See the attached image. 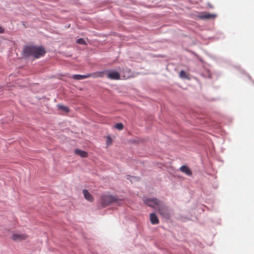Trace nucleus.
Returning a JSON list of instances; mask_svg holds the SVG:
<instances>
[{
	"label": "nucleus",
	"mask_w": 254,
	"mask_h": 254,
	"mask_svg": "<svg viewBox=\"0 0 254 254\" xmlns=\"http://www.w3.org/2000/svg\"><path fill=\"white\" fill-rule=\"evenodd\" d=\"M46 51L43 47L28 46L24 48L23 55L25 57H33L38 59L44 56Z\"/></svg>",
	"instance_id": "f257e3e1"
},
{
	"label": "nucleus",
	"mask_w": 254,
	"mask_h": 254,
	"mask_svg": "<svg viewBox=\"0 0 254 254\" xmlns=\"http://www.w3.org/2000/svg\"><path fill=\"white\" fill-rule=\"evenodd\" d=\"M145 204L154 209H158L160 206L161 201L155 198H147L143 199Z\"/></svg>",
	"instance_id": "f03ea898"
},
{
	"label": "nucleus",
	"mask_w": 254,
	"mask_h": 254,
	"mask_svg": "<svg viewBox=\"0 0 254 254\" xmlns=\"http://www.w3.org/2000/svg\"><path fill=\"white\" fill-rule=\"evenodd\" d=\"M116 201V199L115 197L111 195H104L102 196L101 204L102 206L106 207Z\"/></svg>",
	"instance_id": "7ed1b4c3"
},
{
	"label": "nucleus",
	"mask_w": 254,
	"mask_h": 254,
	"mask_svg": "<svg viewBox=\"0 0 254 254\" xmlns=\"http://www.w3.org/2000/svg\"><path fill=\"white\" fill-rule=\"evenodd\" d=\"M159 214L163 217L166 219H169L170 217V213L168 208L164 204H161L160 206L157 209Z\"/></svg>",
	"instance_id": "20e7f679"
},
{
	"label": "nucleus",
	"mask_w": 254,
	"mask_h": 254,
	"mask_svg": "<svg viewBox=\"0 0 254 254\" xmlns=\"http://www.w3.org/2000/svg\"><path fill=\"white\" fill-rule=\"evenodd\" d=\"M107 77L111 80H119L120 79V73L113 70H106Z\"/></svg>",
	"instance_id": "39448f33"
},
{
	"label": "nucleus",
	"mask_w": 254,
	"mask_h": 254,
	"mask_svg": "<svg viewBox=\"0 0 254 254\" xmlns=\"http://www.w3.org/2000/svg\"><path fill=\"white\" fill-rule=\"evenodd\" d=\"M28 236L21 233H14L12 235V239L16 241H20L26 239Z\"/></svg>",
	"instance_id": "423d86ee"
},
{
	"label": "nucleus",
	"mask_w": 254,
	"mask_h": 254,
	"mask_svg": "<svg viewBox=\"0 0 254 254\" xmlns=\"http://www.w3.org/2000/svg\"><path fill=\"white\" fill-rule=\"evenodd\" d=\"M90 77H92L93 78L97 77H103L106 75V70L102 71H97L92 73L89 74Z\"/></svg>",
	"instance_id": "0eeeda50"
},
{
	"label": "nucleus",
	"mask_w": 254,
	"mask_h": 254,
	"mask_svg": "<svg viewBox=\"0 0 254 254\" xmlns=\"http://www.w3.org/2000/svg\"><path fill=\"white\" fill-rule=\"evenodd\" d=\"M83 193L84 196L86 199L90 202H93L94 201V198L93 196L88 191L86 190H83Z\"/></svg>",
	"instance_id": "6e6552de"
},
{
	"label": "nucleus",
	"mask_w": 254,
	"mask_h": 254,
	"mask_svg": "<svg viewBox=\"0 0 254 254\" xmlns=\"http://www.w3.org/2000/svg\"><path fill=\"white\" fill-rule=\"evenodd\" d=\"M181 172L185 173L187 175L190 176L192 175V172L190 169L186 165H183L180 168Z\"/></svg>",
	"instance_id": "1a4fd4ad"
},
{
	"label": "nucleus",
	"mask_w": 254,
	"mask_h": 254,
	"mask_svg": "<svg viewBox=\"0 0 254 254\" xmlns=\"http://www.w3.org/2000/svg\"><path fill=\"white\" fill-rule=\"evenodd\" d=\"M150 220L152 224H157L159 223V220L156 214L154 213L150 214Z\"/></svg>",
	"instance_id": "9d476101"
},
{
	"label": "nucleus",
	"mask_w": 254,
	"mask_h": 254,
	"mask_svg": "<svg viewBox=\"0 0 254 254\" xmlns=\"http://www.w3.org/2000/svg\"><path fill=\"white\" fill-rule=\"evenodd\" d=\"M74 153L75 154L78 155L83 158H86L88 156V154L86 151L80 149H75L74 151Z\"/></svg>",
	"instance_id": "9b49d317"
},
{
	"label": "nucleus",
	"mask_w": 254,
	"mask_h": 254,
	"mask_svg": "<svg viewBox=\"0 0 254 254\" xmlns=\"http://www.w3.org/2000/svg\"><path fill=\"white\" fill-rule=\"evenodd\" d=\"M89 77H90L89 74L86 75L75 74L72 76V78L76 80H81Z\"/></svg>",
	"instance_id": "f8f14e48"
},
{
	"label": "nucleus",
	"mask_w": 254,
	"mask_h": 254,
	"mask_svg": "<svg viewBox=\"0 0 254 254\" xmlns=\"http://www.w3.org/2000/svg\"><path fill=\"white\" fill-rule=\"evenodd\" d=\"M57 107L59 110H62L65 113H68L69 111L67 107L62 105H58Z\"/></svg>",
	"instance_id": "ddd939ff"
},
{
	"label": "nucleus",
	"mask_w": 254,
	"mask_h": 254,
	"mask_svg": "<svg viewBox=\"0 0 254 254\" xmlns=\"http://www.w3.org/2000/svg\"><path fill=\"white\" fill-rule=\"evenodd\" d=\"M179 76L182 78H188V75L184 70H181L180 71Z\"/></svg>",
	"instance_id": "4468645a"
},
{
	"label": "nucleus",
	"mask_w": 254,
	"mask_h": 254,
	"mask_svg": "<svg viewBox=\"0 0 254 254\" xmlns=\"http://www.w3.org/2000/svg\"><path fill=\"white\" fill-rule=\"evenodd\" d=\"M115 127L119 130H122L124 128V125L122 123H118L115 125Z\"/></svg>",
	"instance_id": "2eb2a0df"
},
{
	"label": "nucleus",
	"mask_w": 254,
	"mask_h": 254,
	"mask_svg": "<svg viewBox=\"0 0 254 254\" xmlns=\"http://www.w3.org/2000/svg\"><path fill=\"white\" fill-rule=\"evenodd\" d=\"M112 139L110 136H107V141H106V144L108 146L110 145L112 143Z\"/></svg>",
	"instance_id": "dca6fc26"
},
{
	"label": "nucleus",
	"mask_w": 254,
	"mask_h": 254,
	"mask_svg": "<svg viewBox=\"0 0 254 254\" xmlns=\"http://www.w3.org/2000/svg\"><path fill=\"white\" fill-rule=\"evenodd\" d=\"M76 43L79 44H80V45H85V44H86L85 40L83 39H82V38L78 39L76 41Z\"/></svg>",
	"instance_id": "f3484780"
},
{
	"label": "nucleus",
	"mask_w": 254,
	"mask_h": 254,
	"mask_svg": "<svg viewBox=\"0 0 254 254\" xmlns=\"http://www.w3.org/2000/svg\"><path fill=\"white\" fill-rule=\"evenodd\" d=\"M203 17L205 18L208 19V18L214 17L215 15H214L213 14H206L204 15Z\"/></svg>",
	"instance_id": "a211bd4d"
},
{
	"label": "nucleus",
	"mask_w": 254,
	"mask_h": 254,
	"mask_svg": "<svg viewBox=\"0 0 254 254\" xmlns=\"http://www.w3.org/2000/svg\"><path fill=\"white\" fill-rule=\"evenodd\" d=\"M4 32V29L0 26V33H3Z\"/></svg>",
	"instance_id": "6ab92c4d"
},
{
	"label": "nucleus",
	"mask_w": 254,
	"mask_h": 254,
	"mask_svg": "<svg viewBox=\"0 0 254 254\" xmlns=\"http://www.w3.org/2000/svg\"><path fill=\"white\" fill-rule=\"evenodd\" d=\"M1 87L0 86V89H1Z\"/></svg>",
	"instance_id": "aec40b11"
}]
</instances>
